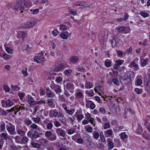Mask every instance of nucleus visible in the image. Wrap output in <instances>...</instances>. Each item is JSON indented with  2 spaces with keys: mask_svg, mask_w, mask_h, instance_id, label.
Segmentation results:
<instances>
[{
  "mask_svg": "<svg viewBox=\"0 0 150 150\" xmlns=\"http://www.w3.org/2000/svg\"><path fill=\"white\" fill-rule=\"evenodd\" d=\"M22 2L21 0L16 1L13 6V9L17 11L19 10L22 13L25 9L24 7L22 5Z\"/></svg>",
  "mask_w": 150,
  "mask_h": 150,
  "instance_id": "f257e3e1",
  "label": "nucleus"
},
{
  "mask_svg": "<svg viewBox=\"0 0 150 150\" xmlns=\"http://www.w3.org/2000/svg\"><path fill=\"white\" fill-rule=\"evenodd\" d=\"M115 36L112 40H110V42L112 45V47H113V46L114 47L122 46L123 44V42L120 39L115 38Z\"/></svg>",
  "mask_w": 150,
  "mask_h": 150,
  "instance_id": "f03ea898",
  "label": "nucleus"
},
{
  "mask_svg": "<svg viewBox=\"0 0 150 150\" xmlns=\"http://www.w3.org/2000/svg\"><path fill=\"white\" fill-rule=\"evenodd\" d=\"M6 129L9 134L11 135H15L16 134L15 127L11 123H8V125H6Z\"/></svg>",
  "mask_w": 150,
  "mask_h": 150,
  "instance_id": "7ed1b4c3",
  "label": "nucleus"
},
{
  "mask_svg": "<svg viewBox=\"0 0 150 150\" xmlns=\"http://www.w3.org/2000/svg\"><path fill=\"white\" fill-rule=\"evenodd\" d=\"M72 6H80L82 8L88 7L89 6L87 3L84 1H77L72 3Z\"/></svg>",
  "mask_w": 150,
  "mask_h": 150,
  "instance_id": "20e7f679",
  "label": "nucleus"
},
{
  "mask_svg": "<svg viewBox=\"0 0 150 150\" xmlns=\"http://www.w3.org/2000/svg\"><path fill=\"white\" fill-rule=\"evenodd\" d=\"M49 116L51 117H61L62 118L64 117V115L60 113L57 112L56 110H50Z\"/></svg>",
  "mask_w": 150,
  "mask_h": 150,
  "instance_id": "39448f33",
  "label": "nucleus"
},
{
  "mask_svg": "<svg viewBox=\"0 0 150 150\" xmlns=\"http://www.w3.org/2000/svg\"><path fill=\"white\" fill-rule=\"evenodd\" d=\"M37 21L35 19H30L28 20L25 25L26 28H31L34 26L37 23Z\"/></svg>",
  "mask_w": 150,
  "mask_h": 150,
  "instance_id": "423d86ee",
  "label": "nucleus"
},
{
  "mask_svg": "<svg viewBox=\"0 0 150 150\" xmlns=\"http://www.w3.org/2000/svg\"><path fill=\"white\" fill-rule=\"evenodd\" d=\"M65 88L69 90L70 92H73L74 88V84L70 82L67 83L64 86V88Z\"/></svg>",
  "mask_w": 150,
  "mask_h": 150,
  "instance_id": "0eeeda50",
  "label": "nucleus"
},
{
  "mask_svg": "<svg viewBox=\"0 0 150 150\" xmlns=\"http://www.w3.org/2000/svg\"><path fill=\"white\" fill-rule=\"evenodd\" d=\"M57 133L59 136L64 137L66 135V132L64 130L62 129L61 128H58L56 129Z\"/></svg>",
  "mask_w": 150,
  "mask_h": 150,
  "instance_id": "6e6552de",
  "label": "nucleus"
},
{
  "mask_svg": "<svg viewBox=\"0 0 150 150\" xmlns=\"http://www.w3.org/2000/svg\"><path fill=\"white\" fill-rule=\"evenodd\" d=\"M9 138L10 137L6 133H2L0 134V140H1L3 142H4V140H7V139H9Z\"/></svg>",
  "mask_w": 150,
  "mask_h": 150,
  "instance_id": "1a4fd4ad",
  "label": "nucleus"
},
{
  "mask_svg": "<svg viewBox=\"0 0 150 150\" xmlns=\"http://www.w3.org/2000/svg\"><path fill=\"white\" fill-rule=\"evenodd\" d=\"M42 54H40V56H37L35 57L34 60L38 63H40L44 61L45 60V58H44L42 55Z\"/></svg>",
  "mask_w": 150,
  "mask_h": 150,
  "instance_id": "9d476101",
  "label": "nucleus"
},
{
  "mask_svg": "<svg viewBox=\"0 0 150 150\" xmlns=\"http://www.w3.org/2000/svg\"><path fill=\"white\" fill-rule=\"evenodd\" d=\"M129 67L130 68L134 67V70L135 71H137L139 69L138 65L136 63L135 61L132 62L129 65Z\"/></svg>",
  "mask_w": 150,
  "mask_h": 150,
  "instance_id": "9b49d317",
  "label": "nucleus"
},
{
  "mask_svg": "<svg viewBox=\"0 0 150 150\" xmlns=\"http://www.w3.org/2000/svg\"><path fill=\"white\" fill-rule=\"evenodd\" d=\"M18 35L17 37L18 38H21L23 40L25 38L27 37V34L25 33L24 32L22 31H19L17 33Z\"/></svg>",
  "mask_w": 150,
  "mask_h": 150,
  "instance_id": "f8f14e48",
  "label": "nucleus"
},
{
  "mask_svg": "<svg viewBox=\"0 0 150 150\" xmlns=\"http://www.w3.org/2000/svg\"><path fill=\"white\" fill-rule=\"evenodd\" d=\"M130 79V77L127 75L125 74L123 76L120 77V80L122 79L124 81H129Z\"/></svg>",
  "mask_w": 150,
  "mask_h": 150,
  "instance_id": "ddd939ff",
  "label": "nucleus"
},
{
  "mask_svg": "<svg viewBox=\"0 0 150 150\" xmlns=\"http://www.w3.org/2000/svg\"><path fill=\"white\" fill-rule=\"evenodd\" d=\"M52 89L55 91L57 93H60L62 91L60 87L57 85H54Z\"/></svg>",
  "mask_w": 150,
  "mask_h": 150,
  "instance_id": "4468645a",
  "label": "nucleus"
},
{
  "mask_svg": "<svg viewBox=\"0 0 150 150\" xmlns=\"http://www.w3.org/2000/svg\"><path fill=\"white\" fill-rule=\"evenodd\" d=\"M107 141L108 142V148L110 149H112L114 146L112 142V140L110 138H108L107 139Z\"/></svg>",
  "mask_w": 150,
  "mask_h": 150,
  "instance_id": "2eb2a0df",
  "label": "nucleus"
},
{
  "mask_svg": "<svg viewBox=\"0 0 150 150\" xmlns=\"http://www.w3.org/2000/svg\"><path fill=\"white\" fill-rule=\"evenodd\" d=\"M12 138L15 139V141L16 143L20 144H21L22 138L19 136H17L15 137H12Z\"/></svg>",
  "mask_w": 150,
  "mask_h": 150,
  "instance_id": "dca6fc26",
  "label": "nucleus"
},
{
  "mask_svg": "<svg viewBox=\"0 0 150 150\" xmlns=\"http://www.w3.org/2000/svg\"><path fill=\"white\" fill-rule=\"evenodd\" d=\"M46 90V94L48 97L53 98L54 97V94L51 91L49 90V89H47Z\"/></svg>",
  "mask_w": 150,
  "mask_h": 150,
  "instance_id": "f3484780",
  "label": "nucleus"
},
{
  "mask_svg": "<svg viewBox=\"0 0 150 150\" xmlns=\"http://www.w3.org/2000/svg\"><path fill=\"white\" fill-rule=\"evenodd\" d=\"M39 142L43 146H46L48 144L49 141L44 139H41L40 140Z\"/></svg>",
  "mask_w": 150,
  "mask_h": 150,
  "instance_id": "a211bd4d",
  "label": "nucleus"
},
{
  "mask_svg": "<svg viewBox=\"0 0 150 150\" xmlns=\"http://www.w3.org/2000/svg\"><path fill=\"white\" fill-rule=\"evenodd\" d=\"M0 130L1 132L5 131V124L4 121H1L0 124Z\"/></svg>",
  "mask_w": 150,
  "mask_h": 150,
  "instance_id": "6ab92c4d",
  "label": "nucleus"
},
{
  "mask_svg": "<svg viewBox=\"0 0 150 150\" xmlns=\"http://www.w3.org/2000/svg\"><path fill=\"white\" fill-rule=\"evenodd\" d=\"M23 1L25 2L23 5L25 7L28 8L31 6L32 3L30 1H25L26 0H23Z\"/></svg>",
  "mask_w": 150,
  "mask_h": 150,
  "instance_id": "aec40b11",
  "label": "nucleus"
},
{
  "mask_svg": "<svg viewBox=\"0 0 150 150\" xmlns=\"http://www.w3.org/2000/svg\"><path fill=\"white\" fill-rule=\"evenodd\" d=\"M37 132L34 131L32 135L31 138L32 139H35L40 137L39 134Z\"/></svg>",
  "mask_w": 150,
  "mask_h": 150,
  "instance_id": "412c9836",
  "label": "nucleus"
},
{
  "mask_svg": "<svg viewBox=\"0 0 150 150\" xmlns=\"http://www.w3.org/2000/svg\"><path fill=\"white\" fill-rule=\"evenodd\" d=\"M94 91L95 92H98L97 91L98 90V91L100 92H102L103 91V88L102 86H100V85H98L96 87H95L94 88Z\"/></svg>",
  "mask_w": 150,
  "mask_h": 150,
  "instance_id": "4be33fe9",
  "label": "nucleus"
},
{
  "mask_svg": "<svg viewBox=\"0 0 150 150\" xmlns=\"http://www.w3.org/2000/svg\"><path fill=\"white\" fill-rule=\"evenodd\" d=\"M16 131L17 134L21 136H23L25 134V132L21 129L17 128Z\"/></svg>",
  "mask_w": 150,
  "mask_h": 150,
  "instance_id": "5701e85b",
  "label": "nucleus"
},
{
  "mask_svg": "<svg viewBox=\"0 0 150 150\" xmlns=\"http://www.w3.org/2000/svg\"><path fill=\"white\" fill-rule=\"evenodd\" d=\"M56 139L57 136L55 134H52V135L49 137L48 138V139L52 141H54Z\"/></svg>",
  "mask_w": 150,
  "mask_h": 150,
  "instance_id": "b1692460",
  "label": "nucleus"
},
{
  "mask_svg": "<svg viewBox=\"0 0 150 150\" xmlns=\"http://www.w3.org/2000/svg\"><path fill=\"white\" fill-rule=\"evenodd\" d=\"M79 59L78 57L76 56H73L71 57L70 59V61L72 63H75Z\"/></svg>",
  "mask_w": 150,
  "mask_h": 150,
  "instance_id": "393cba45",
  "label": "nucleus"
},
{
  "mask_svg": "<svg viewBox=\"0 0 150 150\" xmlns=\"http://www.w3.org/2000/svg\"><path fill=\"white\" fill-rule=\"evenodd\" d=\"M115 62L117 65L118 66H119L123 64L124 62V60L122 59L115 60Z\"/></svg>",
  "mask_w": 150,
  "mask_h": 150,
  "instance_id": "a878e982",
  "label": "nucleus"
},
{
  "mask_svg": "<svg viewBox=\"0 0 150 150\" xmlns=\"http://www.w3.org/2000/svg\"><path fill=\"white\" fill-rule=\"evenodd\" d=\"M141 64L142 66L144 67L148 64V62L146 59H140Z\"/></svg>",
  "mask_w": 150,
  "mask_h": 150,
  "instance_id": "bb28decb",
  "label": "nucleus"
},
{
  "mask_svg": "<svg viewBox=\"0 0 150 150\" xmlns=\"http://www.w3.org/2000/svg\"><path fill=\"white\" fill-rule=\"evenodd\" d=\"M86 93L88 94L89 96L90 97L93 96L94 94L93 91L92 89L90 90L89 91L87 90L86 91Z\"/></svg>",
  "mask_w": 150,
  "mask_h": 150,
  "instance_id": "cd10ccee",
  "label": "nucleus"
},
{
  "mask_svg": "<svg viewBox=\"0 0 150 150\" xmlns=\"http://www.w3.org/2000/svg\"><path fill=\"white\" fill-rule=\"evenodd\" d=\"M21 144H25L28 142V139L26 137L24 136L21 138Z\"/></svg>",
  "mask_w": 150,
  "mask_h": 150,
  "instance_id": "c85d7f7f",
  "label": "nucleus"
},
{
  "mask_svg": "<svg viewBox=\"0 0 150 150\" xmlns=\"http://www.w3.org/2000/svg\"><path fill=\"white\" fill-rule=\"evenodd\" d=\"M75 94V96H76L77 98H83V93L79 91L76 92Z\"/></svg>",
  "mask_w": 150,
  "mask_h": 150,
  "instance_id": "c756f323",
  "label": "nucleus"
},
{
  "mask_svg": "<svg viewBox=\"0 0 150 150\" xmlns=\"http://www.w3.org/2000/svg\"><path fill=\"white\" fill-rule=\"evenodd\" d=\"M105 64L106 67H110L111 65V61L108 59L106 60L105 61Z\"/></svg>",
  "mask_w": 150,
  "mask_h": 150,
  "instance_id": "7c9ffc66",
  "label": "nucleus"
},
{
  "mask_svg": "<svg viewBox=\"0 0 150 150\" xmlns=\"http://www.w3.org/2000/svg\"><path fill=\"white\" fill-rule=\"evenodd\" d=\"M145 82H146V86L145 89L147 92L150 94V86H149L148 83L149 82V81L147 80V81H144Z\"/></svg>",
  "mask_w": 150,
  "mask_h": 150,
  "instance_id": "2f4dec72",
  "label": "nucleus"
},
{
  "mask_svg": "<svg viewBox=\"0 0 150 150\" xmlns=\"http://www.w3.org/2000/svg\"><path fill=\"white\" fill-rule=\"evenodd\" d=\"M119 135L120 136V138L122 140L128 137L127 135L124 132L121 133Z\"/></svg>",
  "mask_w": 150,
  "mask_h": 150,
  "instance_id": "473e14b6",
  "label": "nucleus"
},
{
  "mask_svg": "<svg viewBox=\"0 0 150 150\" xmlns=\"http://www.w3.org/2000/svg\"><path fill=\"white\" fill-rule=\"evenodd\" d=\"M93 87V85L90 82H87L85 84V88H90Z\"/></svg>",
  "mask_w": 150,
  "mask_h": 150,
  "instance_id": "72a5a7b5",
  "label": "nucleus"
},
{
  "mask_svg": "<svg viewBox=\"0 0 150 150\" xmlns=\"http://www.w3.org/2000/svg\"><path fill=\"white\" fill-rule=\"evenodd\" d=\"M24 122L25 124L27 125H30L32 122L29 118H26L24 120Z\"/></svg>",
  "mask_w": 150,
  "mask_h": 150,
  "instance_id": "f704fd0d",
  "label": "nucleus"
},
{
  "mask_svg": "<svg viewBox=\"0 0 150 150\" xmlns=\"http://www.w3.org/2000/svg\"><path fill=\"white\" fill-rule=\"evenodd\" d=\"M31 144L33 147L37 149H39L41 147L40 145L39 144L34 142H31Z\"/></svg>",
  "mask_w": 150,
  "mask_h": 150,
  "instance_id": "c9c22d12",
  "label": "nucleus"
},
{
  "mask_svg": "<svg viewBox=\"0 0 150 150\" xmlns=\"http://www.w3.org/2000/svg\"><path fill=\"white\" fill-rule=\"evenodd\" d=\"M72 72V70L71 69L65 70L64 72V74L65 75L67 76H69L71 75V73Z\"/></svg>",
  "mask_w": 150,
  "mask_h": 150,
  "instance_id": "e433bc0d",
  "label": "nucleus"
},
{
  "mask_svg": "<svg viewBox=\"0 0 150 150\" xmlns=\"http://www.w3.org/2000/svg\"><path fill=\"white\" fill-rule=\"evenodd\" d=\"M125 29L123 26L120 27L117 29L118 32L123 33L125 32Z\"/></svg>",
  "mask_w": 150,
  "mask_h": 150,
  "instance_id": "4c0bfd02",
  "label": "nucleus"
},
{
  "mask_svg": "<svg viewBox=\"0 0 150 150\" xmlns=\"http://www.w3.org/2000/svg\"><path fill=\"white\" fill-rule=\"evenodd\" d=\"M66 32H62L60 35V36L62 38L66 39L68 38L67 35H66Z\"/></svg>",
  "mask_w": 150,
  "mask_h": 150,
  "instance_id": "58836bf2",
  "label": "nucleus"
},
{
  "mask_svg": "<svg viewBox=\"0 0 150 150\" xmlns=\"http://www.w3.org/2000/svg\"><path fill=\"white\" fill-rule=\"evenodd\" d=\"M30 127L33 129H35L37 130L39 129V127L36 124L34 123H33L32 124Z\"/></svg>",
  "mask_w": 150,
  "mask_h": 150,
  "instance_id": "ea45409f",
  "label": "nucleus"
},
{
  "mask_svg": "<svg viewBox=\"0 0 150 150\" xmlns=\"http://www.w3.org/2000/svg\"><path fill=\"white\" fill-rule=\"evenodd\" d=\"M27 101L28 103H33L34 102V99L31 96H28Z\"/></svg>",
  "mask_w": 150,
  "mask_h": 150,
  "instance_id": "a19ab883",
  "label": "nucleus"
},
{
  "mask_svg": "<svg viewBox=\"0 0 150 150\" xmlns=\"http://www.w3.org/2000/svg\"><path fill=\"white\" fill-rule=\"evenodd\" d=\"M24 105L23 104H21V106H18V105L16 106L17 108H16L15 109L17 110H18L20 111V110H22L25 109V108H24Z\"/></svg>",
  "mask_w": 150,
  "mask_h": 150,
  "instance_id": "79ce46f5",
  "label": "nucleus"
},
{
  "mask_svg": "<svg viewBox=\"0 0 150 150\" xmlns=\"http://www.w3.org/2000/svg\"><path fill=\"white\" fill-rule=\"evenodd\" d=\"M53 126V124L52 122H50L46 125V127L48 129L50 130Z\"/></svg>",
  "mask_w": 150,
  "mask_h": 150,
  "instance_id": "37998d69",
  "label": "nucleus"
},
{
  "mask_svg": "<svg viewBox=\"0 0 150 150\" xmlns=\"http://www.w3.org/2000/svg\"><path fill=\"white\" fill-rule=\"evenodd\" d=\"M16 108H17L16 106L12 108L10 110H7V111H8L9 112H13V111H14V113L15 114H16V113L19 110H16L15 109Z\"/></svg>",
  "mask_w": 150,
  "mask_h": 150,
  "instance_id": "c03bdc74",
  "label": "nucleus"
},
{
  "mask_svg": "<svg viewBox=\"0 0 150 150\" xmlns=\"http://www.w3.org/2000/svg\"><path fill=\"white\" fill-rule=\"evenodd\" d=\"M11 87L13 90L14 91H18L20 89V88L16 85H11Z\"/></svg>",
  "mask_w": 150,
  "mask_h": 150,
  "instance_id": "a18cd8bd",
  "label": "nucleus"
},
{
  "mask_svg": "<svg viewBox=\"0 0 150 150\" xmlns=\"http://www.w3.org/2000/svg\"><path fill=\"white\" fill-rule=\"evenodd\" d=\"M32 119L33 120L34 122L36 123H38L40 120V119L39 117H33Z\"/></svg>",
  "mask_w": 150,
  "mask_h": 150,
  "instance_id": "49530a36",
  "label": "nucleus"
},
{
  "mask_svg": "<svg viewBox=\"0 0 150 150\" xmlns=\"http://www.w3.org/2000/svg\"><path fill=\"white\" fill-rule=\"evenodd\" d=\"M52 134L50 131H48L45 132V136L48 138V137H49L52 135Z\"/></svg>",
  "mask_w": 150,
  "mask_h": 150,
  "instance_id": "de8ad7c7",
  "label": "nucleus"
},
{
  "mask_svg": "<svg viewBox=\"0 0 150 150\" xmlns=\"http://www.w3.org/2000/svg\"><path fill=\"white\" fill-rule=\"evenodd\" d=\"M0 111L1 112L0 113L3 116L6 115L8 113V111H6L4 110H2L1 108H0Z\"/></svg>",
  "mask_w": 150,
  "mask_h": 150,
  "instance_id": "09e8293b",
  "label": "nucleus"
},
{
  "mask_svg": "<svg viewBox=\"0 0 150 150\" xmlns=\"http://www.w3.org/2000/svg\"><path fill=\"white\" fill-rule=\"evenodd\" d=\"M141 15L144 18H146L149 16V14L148 13L144 11L142 12Z\"/></svg>",
  "mask_w": 150,
  "mask_h": 150,
  "instance_id": "8fccbe9b",
  "label": "nucleus"
},
{
  "mask_svg": "<svg viewBox=\"0 0 150 150\" xmlns=\"http://www.w3.org/2000/svg\"><path fill=\"white\" fill-rule=\"evenodd\" d=\"M134 91L138 94H140L143 92L142 89H139L138 88H135L134 89Z\"/></svg>",
  "mask_w": 150,
  "mask_h": 150,
  "instance_id": "3c124183",
  "label": "nucleus"
},
{
  "mask_svg": "<svg viewBox=\"0 0 150 150\" xmlns=\"http://www.w3.org/2000/svg\"><path fill=\"white\" fill-rule=\"evenodd\" d=\"M30 11L32 14H34L38 13L39 12V9H31L30 10Z\"/></svg>",
  "mask_w": 150,
  "mask_h": 150,
  "instance_id": "603ef678",
  "label": "nucleus"
},
{
  "mask_svg": "<svg viewBox=\"0 0 150 150\" xmlns=\"http://www.w3.org/2000/svg\"><path fill=\"white\" fill-rule=\"evenodd\" d=\"M112 81L116 85H119V82L118 80L114 78L112 79Z\"/></svg>",
  "mask_w": 150,
  "mask_h": 150,
  "instance_id": "864d4df0",
  "label": "nucleus"
},
{
  "mask_svg": "<svg viewBox=\"0 0 150 150\" xmlns=\"http://www.w3.org/2000/svg\"><path fill=\"white\" fill-rule=\"evenodd\" d=\"M113 132L111 129H109L107 131H105V135H106V133H107L108 135H111L112 134Z\"/></svg>",
  "mask_w": 150,
  "mask_h": 150,
  "instance_id": "5fc2aeb1",
  "label": "nucleus"
},
{
  "mask_svg": "<svg viewBox=\"0 0 150 150\" xmlns=\"http://www.w3.org/2000/svg\"><path fill=\"white\" fill-rule=\"evenodd\" d=\"M83 117L84 116L83 115L80 114L77 115L76 118L78 120L80 121L81 120Z\"/></svg>",
  "mask_w": 150,
  "mask_h": 150,
  "instance_id": "6e6d98bb",
  "label": "nucleus"
},
{
  "mask_svg": "<svg viewBox=\"0 0 150 150\" xmlns=\"http://www.w3.org/2000/svg\"><path fill=\"white\" fill-rule=\"evenodd\" d=\"M27 68L25 67V70H22V73L23 74L24 76H26L28 75L27 73Z\"/></svg>",
  "mask_w": 150,
  "mask_h": 150,
  "instance_id": "4d7b16f0",
  "label": "nucleus"
},
{
  "mask_svg": "<svg viewBox=\"0 0 150 150\" xmlns=\"http://www.w3.org/2000/svg\"><path fill=\"white\" fill-rule=\"evenodd\" d=\"M9 149L10 150H17L18 148L16 146L13 145L10 146Z\"/></svg>",
  "mask_w": 150,
  "mask_h": 150,
  "instance_id": "13d9d810",
  "label": "nucleus"
},
{
  "mask_svg": "<svg viewBox=\"0 0 150 150\" xmlns=\"http://www.w3.org/2000/svg\"><path fill=\"white\" fill-rule=\"evenodd\" d=\"M75 132V130L74 129H70L68 130L67 133L69 134H71L74 133Z\"/></svg>",
  "mask_w": 150,
  "mask_h": 150,
  "instance_id": "bf43d9fd",
  "label": "nucleus"
},
{
  "mask_svg": "<svg viewBox=\"0 0 150 150\" xmlns=\"http://www.w3.org/2000/svg\"><path fill=\"white\" fill-rule=\"evenodd\" d=\"M126 52L128 54L132 53V47L131 46L128 49H127L126 51Z\"/></svg>",
  "mask_w": 150,
  "mask_h": 150,
  "instance_id": "052dcab7",
  "label": "nucleus"
},
{
  "mask_svg": "<svg viewBox=\"0 0 150 150\" xmlns=\"http://www.w3.org/2000/svg\"><path fill=\"white\" fill-rule=\"evenodd\" d=\"M3 88L4 90L6 92H9L10 91L9 87L7 85L4 86H3Z\"/></svg>",
  "mask_w": 150,
  "mask_h": 150,
  "instance_id": "680f3d73",
  "label": "nucleus"
},
{
  "mask_svg": "<svg viewBox=\"0 0 150 150\" xmlns=\"http://www.w3.org/2000/svg\"><path fill=\"white\" fill-rule=\"evenodd\" d=\"M29 47V46L28 45H24L22 47V49L23 50H26L28 49Z\"/></svg>",
  "mask_w": 150,
  "mask_h": 150,
  "instance_id": "e2e57ef3",
  "label": "nucleus"
},
{
  "mask_svg": "<svg viewBox=\"0 0 150 150\" xmlns=\"http://www.w3.org/2000/svg\"><path fill=\"white\" fill-rule=\"evenodd\" d=\"M129 16L128 13H125L124 14V18H123L124 21H126L128 18Z\"/></svg>",
  "mask_w": 150,
  "mask_h": 150,
  "instance_id": "0e129e2a",
  "label": "nucleus"
},
{
  "mask_svg": "<svg viewBox=\"0 0 150 150\" xmlns=\"http://www.w3.org/2000/svg\"><path fill=\"white\" fill-rule=\"evenodd\" d=\"M5 48L6 50L8 53H11L12 52V50L11 48L6 47H5Z\"/></svg>",
  "mask_w": 150,
  "mask_h": 150,
  "instance_id": "69168bd1",
  "label": "nucleus"
},
{
  "mask_svg": "<svg viewBox=\"0 0 150 150\" xmlns=\"http://www.w3.org/2000/svg\"><path fill=\"white\" fill-rule=\"evenodd\" d=\"M93 137L96 139H97L99 136V134L98 132H96L95 133H93Z\"/></svg>",
  "mask_w": 150,
  "mask_h": 150,
  "instance_id": "338daca9",
  "label": "nucleus"
},
{
  "mask_svg": "<svg viewBox=\"0 0 150 150\" xmlns=\"http://www.w3.org/2000/svg\"><path fill=\"white\" fill-rule=\"evenodd\" d=\"M58 33L59 32L57 29L54 30L52 32V33L55 36H57Z\"/></svg>",
  "mask_w": 150,
  "mask_h": 150,
  "instance_id": "774afa93",
  "label": "nucleus"
}]
</instances>
